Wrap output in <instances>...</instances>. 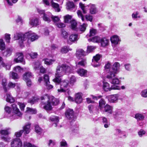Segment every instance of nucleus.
Listing matches in <instances>:
<instances>
[{"mask_svg": "<svg viewBox=\"0 0 147 147\" xmlns=\"http://www.w3.org/2000/svg\"><path fill=\"white\" fill-rule=\"evenodd\" d=\"M111 65V64L108 63L105 67V71L107 72V78L109 79L115 77V74L119 71L120 65L118 62H115L112 67Z\"/></svg>", "mask_w": 147, "mask_h": 147, "instance_id": "1", "label": "nucleus"}, {"mask_svg": "<svg viewBox=\"0 0 147 147\" xmlns=\"http://www.w3.org/2000/svg\"><path fill=\"white\" fill-rule=\"evenodd\" d=\"M64 71L62 65H59L56 68L55 78L53 80V81L56 83H59L61 80V78L64 74Z\"/></svg>", "mask_w": 147, "mask_h": 147, "instance_id": "2", "label": "nucleus"}, {"mask_svg": "<svg viewBox=\"0 0 147 147\" xmlns=\"http://www.w3.org/2000/svg\"><path fill=\"white\" fill-rule=\"evenodd\" d=\"M28 33L24 34L22 33H16L14 34L13 38L14 40H20L19 44L20 47H22L24 46V42L26 41V36Z\"/></svg>", "mask_w": 147, "mask_h": 147, "instance_id": "3", "label": "nucleus"}, {"mask_svg": "<svg viewBox=\"0 0 147 147\" xmlns=\"http://www.w3.org/2000/svg\"><path fill=\"white\" fill-rule=\"evenodd\" d=\"M42 100L49 101L53 105H57L59 102L58 99L55 98L53 96H49L47 94L42 96L41 98Z\"/></svg>", "mask_w": 147, "mask_h": 147, "instance_id": "4", "label": "nucleus"}, {"mask_svg": "<svg viewBox=\"0 0 147 147\" xmlns=\"http://www.w3.org/2000/svg\"><path fill=\"white\" fill-rule=\"evenodd\" d=\"M11 106L13 113V115L12 116V117L15 119L21 117L22 115V114L17 108V105L15 104H13L11 105Z\"/></svg>", "mask_w": 147, "mask_h": 147, "instance_id": "5", "label": "nucleus"}, {"mask_svg": "<svg viewBox=\"0 0 147 147\" xmlns=\"http://www.w3.org/2000/svg\"><path fill=\"white\" fill-rule=\"evenodd\" d=\"M61 82V87L60 89H58V91L59 92H64L68 89L69 82L67 80H64L60 82L59 83H57V84H59Z\"/></svg>", "mask_w": 147, "mask_h": 147, "instance_id": "6", "label": "nucleus"}, {"mask_svg": "<svg viewBox=\"0 0 147 147\" xmlns=\"http://www.w3.org/2000/svg\"><path fill=\"white\" fill-rule=\"evenodd\" d=\"M26 33H28L27 35L26 36V40L28 39V42L30 40L32 42L37 39L38 38V36L35 33H32L31 31H29Z\"/></svg>", "mask_w": 147, "mask_h": 147, "instance_id": "7", "label": "nucleus"}, {"mask_svg": "<svg viewBox=\"0 0 147 147\" xmlns=\"http://www.w3.org/2000/svg\"><path fill=\"white\" fill-rule=\"evenodd\" d=\"M9 128L5 130H1L0 131V134H1V139L5 141L8 142L10 140V138L8 135L9 134L8 130Z\"/></svg>", "mask_w": 147, "mask_h": 147, "instance_id": "8", "label": "nucleus"}, {"mask_svg": "<svg viewBox=\"0 0 147 147\" xmlns=\"http://www.w3.org/2000/svg\"><path fill=\"white\" fill-rule=\"evenodd\" d=\"M103 89L105 91H110L111 90H116L119 89L118 88V86L116 85L112 86L110 87L109 84L106 82L103 81Z\"/></svg>", "mask_w": 147, "mask_h": 147, "instance_id": "9", "label": "nucleus"}, {"mask_svg": "<svg viewBox=\"0 0 147 147\" xmlns=\"http://www.w3.org/2000/svg\"><path fill=\"white\" fill-rule=\"evenodd\" d=\"M11 145V147H21L22 143L20 139L17 138L12 140Z\"/></svg>", "mask_w": 147, "mask_h": 147, "instance_id": "10", "label": "nucleus"}, {"mask_svg": "<svg viewBox=\"0 0 147 147\" xmlns=\"http://www.w3.org/2000/svg\"><path fill=\"white\" fill-rule=\"evenodd\" d=\"M101 57V55L99 54H97L93 57V59L92 60V62L91 63L93 67H96L100 65L98 61L100 60Z\"/></svg>", "mask_w": 147, "mask_h": 147, "instance_id": "11", "label": "nucleus"}, {"mask_svg": "<svg viewBox=\"0 0 147 147\" xmlns=\"http://www.w3.org/2000/svg\"><path fill=\"white\" fill-rule=\"evenodd\" d=\"M65 115L69 119H73L74 118V113L72 109H69L65 111Z\"/></svg>", "mask_w": 147, "mask_h": 147, "instance_id": "12", "label": "nucleus"}, {"mask_svg": "<svg viewBox=\"0 0 147 147\" xmlns=\"http://www.w3.org/2000/svg\"><path fill=\"white\" fill-rule=\"evenodd\" d=\"M17 58L14 59V61L16 63H23L24 61V55L22 53H16Z\"/></svg>", "mask_w": 147, "mask_h": 147, "instance_id": "13", "label": "nucleus"}, {"mask_svg": "<svg viewBox=\"0 0 147 147\" xmlns=\"http://www.w3.org/2000/svg\"><path fill=\"white\" fill-rule=\"evenodd\" d=\"M43 79L45 82V85L46 86L47 89L50 90L52 88L53 86L52 85L49 84L50 82L49 76L47 74H45Z\"/></svg>", "mask_w": 147, "mask_h": 147, "instance_id": "14", "label": "nucleus"}, {"mask_svg": "<svg viewBox=\"0 0 147 147\" xmlns=\"http://www.w3.org/2000/svg\"><path fill=\"white\" fill-rule=\"evenodd\" d=\"M119 97L118 94L110 95L108 97V101L110 102H116Z\"/></svg>", "mask_w": 147, "mask_h": 147, "instance_id": "15", "label": "nucleus"}, {"mask_svg": "<svg viewBox=\"0 0 147 147\" xmlns=\"http://www.w3.org/2000/svg\"><path fill=\"white\" fill-rule=\"evenodd\" d=\"M52 14L50 12H47L43 16H41L43 20L47 23L50 22L51 21Z\"/></svg>", "mask_w": 147, "mask_h": 147, "instance_id": "16", "label": "nucleus"}, {"mask_svg": "<svg viewBox=\"0 0 147 147\" xmlns=\"http://www.w3.org/2000/svg\"><path fill=\"white\" fill-rule=\"evenodd\" d=\"M87 53L82 49H78L76 51V56L79 59H80L82 56H84L87 55Z\"/></svg>", "mask_w": 147, "mask_h": 147, "instance_id": "17", "label": "nucleus"}, {"mask_svg": "<svg viewBox=\"0 0 147 147\" xmlns=\"http://www.w3.org/2000/svg\"><path fill=\"white\" fill-rule=\"evenodd\" d=\"M99 42L100 43L102 47H105L107 46L109 43V40L105 37L100 38Z\"/></svg>", "mask_w": 147, "mask_h": 147, "instance_id": "18", "label": "nucleus"}, {"mask_svg": "<svg viewBox=\"0 0 147 147\" xmlns=\"http://www.w3.org/2000/svg\"><path fill=\"white\" fill-rule=\"evenodd\" d=\"M104 112L108 114H111L112 113L113 107L107 104L104 107Z\"/></svg>", "mask_w": 147, "mask_h": 147, "instance_id": "19", "label": "nucleus"}, {"mask_svg": "<svg viewBox=\"0 0 147 147\" xmlns=\"http://www.w3.org/2000/svg\"><path fill=\"white\" fill-rule=\"evenodd\" d=\"M31 123H26L25 125L23 127V132H24L25 134H28L30 132V127Z\"/></svg>", "mask_w": 147, "mask_h": 147, "instance_id": "20", "label": "nucleus"}, {"mask_svg": "<svg viewBox=\"0 0 147 147\" xmlns=\"http://www.w3.org/2000/svg\"><path fill=\"white\" fill-rule=\"evenodd\" d=\"M42 100V102L45 104V105L44 106V108L46 110H50L52 109L51 104L49 101H46V100Z\"/></svg>", "mask_w": 147, "mask_h": 147, "instance_id": "21", "label": "nucleus"}, {"mask_svg": "<svg viewBox=\"0 0 147 147\" xmlns=\"http://www.w3.org/2000/svg\"><path fill=\"white\" fill-rule=\"evenodd\" d=\"M79 6L82 11L84 14H86L87 13L88 10L89 9V5L85 6L84 4L80 2L79 3Z\"/></svg>", "mask_w": 147, "mask_h": 147, "instance_id": "22", "label": "nucleus"}, {"mask_svg": "<svg viewBox=\"0 0 147 147\" xmlns=\"http://www.w3.org/2000/svg\"><path fill=\"white\" fill-rule=\"evenodd\" d=\"M89 9L90 12L91 14L96 13L97 12V9L95 5L94 4H89Z\"/></svg>", "mask_w": 147, "mask_h": 147, "instance_id": "23", "label": "nucleus"}, {"mask_svg": "<svg viewBox=\"0 0 147 147\" xmlns=\"http://www.w3.org/2000/svg\"><path fill=\"white\" fill-rule=\"evenodd\" d=\"M49 119L52 122H55V126L57 127V123L59 121V117L55 115H53L50 117L49 118Z\"/></svg>", "mask_w": 147, "mask_h": 147, "instance_id": "24", "label": "nucleus"}, {"mask_svg": "<svg viewBox=\"0 0 147 147\" xmlns=\"http://www.w3.org/2000/svg\"><path fill=\"white\" fill-rule=\"evenodd\" d=\"M82 100L81 95L80 93H78L76 94L74 100L75 102L78 104L81 103Z\"/></svg>", "mask_w": 147, "mask_h": 147, "instance_id": "25", "label": "nucleus"}, {"mask_svg": "<svg viewBox=\"0 0 147 147\" xmlns=\"http://www.w3.org/2000/svg\"><path fill=\"white\" fill-rule=\"evenodd\" d=\"M39 20L37 18L32 19L29 22V24L32 26H36L39 24Z\"/></svg>", "mask_w": 147, "mask_h": 147, "instance_id": "26", "label": "nucleus"}, {"mask_svg": "<svg viewBox=\"0 0 147 147\" xmlns=\"http://www.w3.org/2000/svg\"><path fill=\"white\" fill-rule=\"evenodd\" d=\"M87 70L82 69L80 68L77 71V73L80 76H85L87 74Z\"/></svg>", "mask_w": 147, "mask_h": 147, "instance_id": "27", "label": "nucleus"}, {"mask_svg": "<svg viewBox=\"0 0 147 147\" xmlns=\"http://www.w3.org/2000/svg\"><path fill=\"white\" fill-rule=\"evenodd\" d=\"M111 41L112 43L117 45L119 41V39L118 36L114 35L111 38Z\"/></svg>", "mask_w": 147, "mask_h": 147, "instance_id": "28", "label": "nucleus"}, {"mask_svg": "<svg viewBox=\"0 0 147 147\" xmlns=\"http://www.w3.org/2000/svg\"><path fill=\"white\" fill-rule=\"evenodd\" d=\"M65 73V72H69L71 70V67L66 64H63L61 65Z\"/></svg>", "mask_w": 147, "mask_h": 147, "instance_id": "29", "label": "nucleus"}, {"mask_svg": "<svg viewBox=\"0 0 147 147\" xmlns=\"http://www.w3.org/2000/svg\"><path fill=\"white\" fill-rule=\"evenodd\" d=\"M12 52V50L11 49L8 48L7 49L6 51H4L3 54L4 56L8 57L11 55Z\"/></svg>", "mask_w": 147, "mask_h": 147, "instance_id": "30", "label": "nucleus"}, {"mask_svg": "<svg viewBox=\"0 0 147 147\" xmlns=\"http://www.w3.org/2000/svg\"><path fill=\"white\" fill-rule=\"evenodd\" d=\"M51 3L52 6L54 9L56 11L59 12L60 11V9L59 8V5L56 3L52 1H51Z\"/></svg>", "mask_w": 147, "mask_h": 147, "instance_id": "31", "label": "nucleus"}, {"mask_svg": "<svg viewBox=\"0 0 147 147\" xmlns=\"http://www.w3.org/2000/svg\"><path fill=\"white\" fill-rule=\"evenodd\" d=\"M78 39V35L77 34H72L69 37V40L71 42L77 41Z\"/></svg>", "mask_w": 147, "mask_h": 147, "instance_id": "32", "label": "nucleus"}, {"mask_svg": "<svg viewBox=\"0 0 147 147\" xmlns=\"http://www.w3.org/2000/svg\"><path fill=\"white\" fill-rule=\"evenodd\" d=\"M102 123L104 124V127L107 128H108L109 125H110V122L108 121L107 118L104 117H102Z\"/></svg>", "mask_w": 147, "mask_h": 147, "instance_id": "33", "label": "nucleus"}, {"mask_svg": "<svg viewBox=\"0 0 147 147\" xmlns=\"http://www.w3.org/2000/svg\"><path fill=\"white\" fill-rule=\"evenodd\" d=\"M32 77V74L30 72H26L23 75V78L24 80H27L30 79Z\"/></svg>", "mask_w": 147, "mask_h": 147, "instance_id": "34", "label": "nucleus"}, {"mask_svg": "<svg viewBox=\"0 0 147 147\" xmlns=\"http://www.w3.org/2000/svg\"><path fill=\"white\" fill-rule=\"evenodd\" d=\"M6 97V100L7 102L11 103L14 101V99L11 96L10 93H7Z\"/></svg>", "mask_w": 147, "mask_h": 147, "instance_id": "35", "label": "nucleus"}, {"mask_svg": "<svg viewBox=\"0 0 147 147\" xmlns=\"http://www.w3.org/2000/svg\"><path fill=\"white\" fill-rule=\"evenodd\" d=\"M144 116L142 114L139 113L135 114V118L137 121H142L144 118Z\"/></svg>", "mask_w": 147, "mask_h": 147, "instance_id": "36", "label": "nucleus"}, {"mask_svg": "<svg viewBox=\"0 0 147 147\" xmlns=\"http://www.w3.org/2000/svg\"><path fill=\"white\" fill-rule=\"evenodd\" d=\"M71 28L76 31H78V29L76 28L77 23L74 20H72L70 21Z\"/></svg>", "mask_w": 147, "mask_h": 147, "instance_id": "37", "label": "nucleus"}, {"mask_svg": "<svg viewBox=\"0 0 147 147\" xmlns=\"http://www.w3.org/2000/svg\"><path fill=\"white\" fill-rule=\"evenodd\" d=\"M112 77L111 79L109 80L110 81L111 83L113 84H119L120 81L119 79L117 78H113Z\"/></svg>", "mask_w": 147, "mask_h": 147, "instance_id": "38", "label": "nucleus"}, {"mask_svg": "<svg viewBox=\"0 0 147 147\" xmlns=\"http://www.w3.org/2000/svg\"><path fill=\"white\" fill-rule=\"evenodd\" d=\"M67 9L72 10L75 7V5L73 2L69 1L67 4Z\"/></svg>", "mask_w": 147, "mask_h": 147, "instance_id": "39", "label": "nucleus"}, {"mask_svg": "<svg viewBox=\"0 0 147 147\" xmlns=\"http://www.w3.org/2000/svg\"><path fill=\"white\" fill-rule=\"evenodd\" d=\"M43 61H44V63L45 64L47 65H50L52 64L53 62H54L55 61L54 60L48 59L47 58L43 59Z\"/></svg>", "mask_w": 147, "mask_h": 147, "instance_id": "40", "label": "nucleus"}, {"mask_svg": "<svg viewBox=\"0 0 147 147\" xmlns=\"http://www.w3.org/2000/svg\"><path fill=\"white\" fill-rule=\"evenodd\" d=\"M106 102L103 99H101L99 102V107L100 109H102L105 106Z\"/></svg>", "mask_w": 147, "mask_h": 147, "instance_id": "41", "label": "nucleus"}, {"mask_svg": "<svg viewBox=\"0 0 147 147\" xmlns=\"http://www.w3.org/2000/svg\"><path fill=\"white\" fill-rule=\"evenodd\" d=\"M100 37L98 36H96L93 37L92 38H90L88 40L94 42H99L100 40Z\"/></svg>", "mask_w": 147, "mask_h": 147, "instance_id": "42", "label": "nucleus"}, {"mask_svg": "<svg viewBox=\"0 0 147 147\" xmlns=\"http://www.w3.org/2000/svg\"><path fill=\"white\" fill-rule=\"evenodd\" d=\"M72 18V16L69 15H67L64 17V21L65 23H68L70 22Z\"/></svg>", "mask_w": 147, "mask_h": 147, "instance_id": "43", "label": "nucleus"}, {"mask_svg": "<svg viewBox=\"0 0 147 147\" xmlns=\"http://www.w3.org/2000/svg\"><path fill=\"white\" fill-rule=\"evenodd\" d=\"M36 132L39 135H40L42 132V129L38 125H36L35 126Z\"/></svg>", "mask_w": 147, "mask_h": 147, "instance_id": "44", "label": "nucleus"}, {"mask_svg": "<svg viewBox=\"0 0 147 147\" xmlns=\"http://www.w3.org/2000/svg\"><path fill=\"white\" fill-rule=\"evenodd\" d=\"M86 59L85 58H82V60L78 63L77 65H80L82 66H84L86 65Z\"/></svg>", "mask_w": 147, "mask_h": 147, "instance_id": "45", "label": "nucleus"}, {"mask_svg": "<svg viewBox=\"0 0 147 147\" xmlns=\"http://www.w3.org/2000/svg\"><path fill=\"white\" fill-rule=\"evenodd\" d=\"M2 85L3 86V88L5 92H7V89L6 86L7 85V80L6 79H3L2 81Z\"/></svg>", "mask_w": 147, "mask_h": 147, "instance_id": "46", "label": "nucleus"}, {"mask_svg": "<svg viewBox=\"0 0 147 147\" xmlns=\"http://www.w3.org/2000/svg\"><path fill=\"white\" fill-rule=\"evenodd\" d=\"M39 99L36 97H33L32 98L30 99L28 101V103H30L31 104H33L37 102Z\"/></svg>", "mask_w": 147, "mask_h": 147, "instance_id": "47", "label": "nucleus"}, {"mask_svg": "<svg viewBox=\"0 0 147 147\" xmlns=\"http://www.w3.org/2000/svg\"><path fill=\"white\" fill-rule=\"evenodd\" d=\"M71 49H69L67 47L64 46L62 48L61 52L62 53H67L69 50H71Z\"/></svg>", "mask_w": 147, "mask_h": 147, "instance_id": "48", "label": "nucleus"}, {"mask_svg": "<svg viewBox=\"0 0 147 147\" xmlns=\"http://www.w3.org/2000/svg\"><path fill=\"white\" fill-rule=\"evenodd\" d=\"M87 26V24L83 23L82 25H80L79 27L80 31L82 32H84Z\"/></svg>", "mask_w": 147, "mask_h": 147, "instance_id": "49", "label": "nucleus"}, {"mask_svg": "<svg viewBox=\"0 0 147 147\" xmlns=\"http://www.w3.org/2000/svg\"><path fill=\"white\" fill-rule=\"evenodd\" d=\"M96 30L94 29H92L90 30V34L89 35H87L86 36L88 37V36L91 37L92 36L94 35L96 33Z\"/></svg>", "mask_w": 147, "mask_h": 147, "instance_id": "50", "label": "nucleus"}, {"mask_svg": "<svg viewBox=\"0 0 147 147\" xmlns=\"http://www.w3.org/2000/svg\"><path fill=\"white\" fill-rule=\"evenodd\" d=\"M5 49V45L3 40L2 39H0V49L1 50H3Z\"/></svg>", "mask_w": 147, "mask_h": 147, "instance_id": "51", "label": "nucleus"}, {"mask_svg": "<svg viewBox=\"0 0 147 147\" xmlns=\"http://www.w3.org/2000/svg\"><path fill=\"white\" fill-rule=\"evenodd\" d=\"M10 76L14 79H17L18 78L17 74L13 72H10Z\"/></svg>", "mask_w": 147, "mask_h": 147, "instance_id": "52", "label": "nucleus"}, {"mask_svg": "<svg viewBox=\"0 0 147 147\" xmlns=\"http://www.w3.org/2000/svg\"><path fill=\"white\" fill-rule=\"evenodd\" d=\"M77 13L78 17L81 19L82 21H84L85 20L84 17L82 14V12L80 10H78Z\"/></svg>", "mask_w": 147, "mask_h": 147, "instance_id": "53", "label": "nucleus"}, {"mask_svg": "<svg viewBox=\"0 0 147 147\" xmlns=\"http://www.w3.org/2000/svg\"><path fill=\"white\" fill-rule=\"evenodd\" d=\"M95 107L92 105H90L88 106V108L90 113H92L95 109Z\"/></svg>", "mask_w": 147, "mask_h": 147, "instance_id": "54", "label": "nucleus"}, {"mask_svg": "<svg viewBox=\"0 0 147 147\" xmlns=\"http://www.w3.org/2000/svg\"><path fill=\"white\" fill-rule=\"evenodd\" d=\"M26 112H28L32 114H35L36 113V111L35 109H32L29 107H27V110Z\"/></svg>", "mask_w": 147, "mask_h": 147, "instance_id": "55", "label": "nucleus"}, {"mask_svg": "<svg viewBox=\"0 0 147 147\" xmlns=\"http://www.w3.org/2000/svg\"><path fill=\"white\" fill-rule=\"evenodd\" d=\"M51 19L53 22H55L59 21L60 19L57 16H54L52 14Z\"/></svg>", "mask_w": 147, "mask_h": 147, "instance_id": "56", "label": "nucleus"}, {"mask_svg": "<svg viewBox=\"0 0 147 147\" xmlns=\"http://www.w3.org/2000/svg\"><path fill=\"white\" fill-rule=\"evenodd\" d=\"M86 20L88 21L92 22V17L90 15H86L85 16Z\"/></svg>", "mask_w": 147, "mask_h": 147, "instance_id": "57", "label": "nucleus"}, {"mask_svg": "<svg viewBox=\"0 0 147 147\" xmlns=\"http://www.w3.org/2000/svg\"><path fill=\"white\" fill-rule=\"evenodd\" d=\"M76 80V77L73 76H72L70 78V82L71 84H73Z\"/></svg>", "mask_w": 147, "mask_h": 147, "instance_id": "58", "label": "nucleus"}, {"mask_svg": "<svg viewBox=\"0 0 147 147\" xmlns=\"http://www.w3.org/2000/svg\"><path fill=\"white\" fill-rule=\"evenodd\" d=\"M56 24L57 27L59 28H63L65 26V24L61 22L57 23Z\"/></svg>", "mask_w": 147, "mask_h": 147, "instance_id": "59", "label": "nucleus"}, {"mask_svg": "<svg viewBox=\"0 0 147 147\" xmlns=\"http://www.w3.org/2000/svg\"><path fill=\"white\" fill-rule=\"evenodd\" d=\"M40 64L38 61H36L34 63V68L36 69H38L40 66Z\"/></svg>", "mask_w": 147, "mask_h": 147, "instance_id": "60", "label": "nucleus"}, {"mask_svg": "<svg viewBox=\"0 0 147 147\" xmlns=\"http://www.w3.org/2000/svg\"><path fill=\"white\" fill-rule=\"evenodd\" d=\"M145 134L146 131L142 129H141L138 132V134L140 137H142Z\"/></svg>", "mask_w": 147, "mask_h": 147, "instance_id": "61", "label": "nucleus"}, {"mask_svg": "<svg viewBox=\"0 0 147 147\" xmlns=\"http://www.w3.org/2000/svg\"><path fill=\"white\" fill-rule=\"evenodd\" d=\"M29 55L31 57L32 59H34L36 58L38 55V54L36 53L32 52Z\"/></svg>", "mask_w": 147, "mask_h": 147, "instance_id": "62", "label": "nucleus"}, {"mask_svg": "<svg viewBox=\"0 0 147 147\" xmlns=\"http://www.w3.org/2000/svg\"><path fill=\"white\" fill-rule=\"evenodd\" d=\"M24 147H36L34 145L32 144L29 143L25 142L24 144Z\"/></svg>", "mask_w": 147, "mask_h": 147, "instance_id": "63", "label": "nucleus"}, {"mask_svg": "<svg viewBox=\"0 0 147 147\" xmlns=\"http://www.w3.org/2000/svg\"><path fill=\"white\" fill-rule=\"evenodd\" d=\"M142 96L144 97H147V89L143 90L141 92Z\"/></svg>", "mask_w": 147, "mask_h": 147, "instance_id": "64", "label": "nucleus"}]
</instances>
